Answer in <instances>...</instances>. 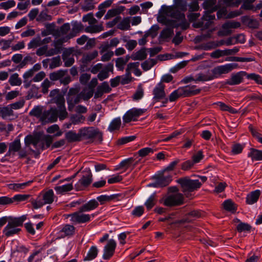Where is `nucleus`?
<instances>
[{"label":"nucleus","instance_id":"6e6552de","mask_svg":"<svg viewBox=\"0 0 262 262\" xmlns=\"http://www.w3.org/2000/svg\"><path fill=\"white\" fill-rule=\"evenodd\" d=\"M163 205L167 207L177 206L184 203V196L181 193L171 194L163 201Z\"/></svg>","mask_w":262,"mask_h":262},{"label":"nucleus","instance_id":"0e129e2a","mask_svg":"<svg viewBox=\"0 0 262 262\" xmlns=\"http://www.w3.org/2000/svg\"><path fill=\"white\" fill-rule=\"evenodd\" d=\"M194 164V162L192 160H187L182 163L181 169L184 171L188 170L193 166Z\"/></svg>","mask_w":262,"mask_h":262},{"label":"nucleus","instance_id":"680f3d73","mask_svg":"<svg viewBox=\"0 0 262 262\" xmlns=\"http://www.w3.org/2000/svg\"><path fill=\"white\" fill-rule=\"evenodd\" d=\"M136 137L135 136L123 137L118 140L117 144L123 145L124 144L134 141L136 139Z\"/></svg>","mask_w":262,"mask_h":262},{"label":"nucleus","instance_id":"72a5a7b5","mask_svg":"<svg viewBox=\"0 0 262 262\" xmlns=\"http://www.w3.org/2000/svg\"><path fill=\"white\" fill-rule=\"evenodd\" d=\"M73 186L72 183L62 185L61 186H56L54 189L57 193L61 194L72 190Z\"/></svg>","mask_w":262,"mask_h":262},{"label":"nucleus","instance_id":"0eeeda50","mask_svg":"<svg viewBox=\"0 0 262 262\" xmlns=\"http://www.w3.org/2000/svg\"><path fill=\"white\" fill-rule=\"evenodd\" d=\"M170 17L175 19L173 20L176 22V28L180 27L182 30H185L189 27L190 24L187 21L185 14L181 13L179 10L174 9L170 15Z\"/></svg>","mask_w":262,"mask_h":262},{"label":"nucleus","instance_id":"a19ab883","mask_svg":"<svg viewBox=\"0 0 262 262\" xmlns=\"http://www.w3.org/2000/svg\"><path fill=\"white\" fill-rule=\"evenodd\" d=\"M173 28H166L164 29L161 32L160 37L162 39L169 38L173 34Z\"/></svg>","mask_w":262,"mask_h":262},{"label":"nucleus","instance_id":"338daca9","mask_svg":"<svg viewBox=\"0 0 262 262\" xmlns=\"http://www.w3.org/2000/svg\"><path fill=\"white\" fill-rule=\"evenodd\" d=\"M144 209L142 206H137L132 211V214L136 217L141 216L144 213Z\"/></svg>","mask_w":262,"mask_h":262},{"label":"nucleus","instance_id":"603ef678","mask_svg":"<svg viewBox=\"0 0 262 262\" xmlns=\"http://www.w3.org/2000/svg\"><path fill=\"white\" fill-rule=\"evenodd\" d=\"M52 16L48 14L47 10L41 11L36 18L37 21L43 22L46 20H51Z\"/></svg>","mask_w":262,"mask_h":262},{"label":"nucleus","instance_id":"f704fd0d","mask_svg":"<svg viewBox=\"0 0 262 262\" xmlns=\"http://www.w3.org/2000/svg\"><path fill=\"white\" fill-rule=\"evenodd\" d=\"M97 56L98 52L96 50L94 51L92 53L83 56L81 59V61L83 64H86L88 62L95 59Z\"/></svg>","mask_w":262,"mask_h":262},{"label":"nucleus","instance_id":"6e6d98bb","mask_svg":"<svg viewBox=\"0 0 262 262\" xmlns=\"http://www.w3.org/2000/svg\"><path fill=\"white\" fill-rule=\"evenodd\" d=\"M61 63L60 56L54 57L51 59V62L49 66L50 69H53L58 67L61 64Z\"/></svg>","mask_w":262,"mask_h":262},{"label":"nucleus","instance_id":"dca6fc26","mask_svg":"<svg viewBox=\"0 0 262 262\" xmlns=\"http://www.w3.org/2000/svg\"><path fill=\"white\" fill-rule=\"evenodd\" d=\"M27 219L25 215H22L19 217H8V223L7 228H15L16 227L22 226L24 222Z\"/></svg>","mask_w":262,"mask_h":262},{"label":"nucleus","instance_id":"49530a36","mask_svg":"<svg viewBox=\"0 0 262 262\" xmlns=\"http://www.w3.org/2000/svg\"><path fill=\"white\" fill-rule=\"evenodd\" d=\"M217 10V8H213L211 10L205 11V13L202 17L203 20H209L212 21L215 19V15L211 13Z\"/></svg>","mask_w":262,"mask_h":262},{"label":"nucleus","instance_id":"ea45409f","mask_svg":"<svg viewBox=\"0 0 262 262\" xmlns=\"http://www.w3.org/2000/svg\"><path fill=\"white\" fill-rule=\"evenodd\" d=\"M9 82L12 86H19L21 84V80L18 77V74L15 73L10 76L9 79Z\"/></svg>","mask_w":262,"mask_h":262},{"label":"nucleus","instance_id":"f03ea898","mask_svg":"<svg viewBox=\"0 0 262 262\" xmlns=\"http://www.w3.org/2000/svg\"><path fill=\"white\" fill-rule=\"evenodd\" d=\"M195 85H187L185 86L180 87L174 91L169 96L170 102L175 101L180 97H189L199 94L201 89H196Z\"/></svg>","mask_w":262,"mask_h":262},{"label":"nucleus","instance_id":"f3484780","mask_svg":"<svg viewBox=\"0 0 262 262\" xmlns=\"http://www.w3.org/2000/svg\"><path fill=\"white\" fill-rule=\"evenodd\" d=\"M81 212H75L70 215L71 221L77 223H84L90 221V216L89 214H81Z\"/></svg>","mask_w":262,"mask_h":262},{"label":"nucleus","instance_id":"c9c22d12","mask_svg":"<svg viewBox=\"0 0 262 262\" xmlns=\"http://www.w3.org/2000/svg\"><path fill=\"white\" fill-rule=\"evenodd\" d=\"M174 8H177L181 11L185 12L187 10V2L184 0H174Z\"/></svg>","mask_w":262,"mask_h":262},{"label":"nucleus","instance_id":"bb28decb","mask_svg":"<svg viewBox=\"0 0 262 262\" xmlns=\"http://www.w3.org/2000/svg\"><path fill=\"white\" fill-rule=\"evenodd\" d=\"M67 70H60L56 72L51 73L49 75V78L52 81H56L62 78L65 75Z\"/></svg>","mask_w":262,"mask_h":262},{"label":"nucleus","instance_id":"58836bf2","mask_svg":"<svg viewBox=\"0 0 262 262\" xmlns=\"http://www.w3.org/2000/svg\"><path fill=\"white\" fill-rule=\"evenodd\" d=\"M21 229L15 228H7V225L3 230V233L7 237H9L15 234H18Z\"/></svg>","mask_w":262,"mask_h":262},{"label":"nucleus","instance_id":"8fccbe9b","mask_svg":"<svg viewBox=\"0 0 262 262\" xmlns=\"http://www.w3.org/2000/svg\"><path fill=\"white\" fill-rule=\"evenodd\" d=\"M252 228L251 225L247 223L240 222L237 226L236 230L238 232L243 231H250Z\"/></svg>","mask_w":262,"mask_h":262},{"label":"nucleus","instance_id":"39448f33","mask_svg":"<svg viewBox=\"0 0 262 262\" xmlns=\"http://www.w3.org/2000/svg\"><path fill=\"white\" fill-rule=\"evenodd\" d=\"M82 176L78 182L75 185L77 191H81L89 187L93 182V174L89 168H85L82 171Z\"/></svg>","mask_w":262,"mask_h":262},{"label":"nucleus","instance_id":"79ce46f5","mask_svg":"<svg viewBox=\"0 0 262 262\" xmlns=\"http://www.w3.org/2000/svg\"><path fill=\"white\" fill-rule=\"evenodd\" d=\"M75 229L73 225L67 224L61 229V232H63L66 236H71L74 234Z\"/></svg>","mask_w":262,"mask_h":262},{"label":"nucleus","instance_id":"c756f323","mask_svg":"<svg viewBox=\"0 0 262 262\" xmlns=\"http://www.w3.org/2000/svg\"><path fill=\"white\" fill-rule=\"evenodd\" d=\"M42 200L46 204H51L54 201V192L52 189H49L43 194Z\"/></svg>","mask_w":262,"mask_h":262},{"label":"nucleus","instance_id":"864d4df0","mask_svg":"<svg viewBox=\"0 0 262 262\" xmlns=\"http://www.w3.org/2000/svg\"><path fill=\"white\" fill-rule=\"evenodd\" d=\"M246 76L247 79L253 80L255 81L257 84L262 85V78L260 75L255 73H251L247 74Z\"/></svg>","mask_w":262,"mask_h":262},{"label":"nucleus","instance_id":"4c0bfd02","mask_svg":"<svg viewBox=\"0 0 262 262\" xmlns=\"http://www.w3.org/2000/svg\"><path fill=\"white\" fill-rule=\"evenodd\" d=\"M102 30H103V27L101 25L88 26L84 29L85 32L90 33H95Z\"/></svg>","mask_w":262,"mask_h":262},{"label":"nucleus","instance_id":"a211bd4d","mask_svg":"<svg viewBox=\"0 0 262 262\" xmlns=\"http://www.w3.org/2000/svg\"><path fill=\"white\" fill-rule=\"evenodd\" d=\"M212 75L213 79L219 77L222 74H225L229 73L228 67L226 64L219 66L214 68L212 70Z\"/></svg>","mask_w":262,"mask_h":262},{"label":"nucleus","instance_id":"b1692460","mask_svg":"<svg viewBox=\"0 0 262 262\" xmlns=\"http://www.w3.org/2000/svg\"><path fill=\"white\" fill-rule=\"evenodd\" d=\"M124 9L125 7L124 6H119L116 9L109 10L105 15L104 18L107 19L117 15H119V14L121 13L124 10Z\"/></svg>","mask_w":262,"mask_h":262},{"label":"nucleus","instance_id":"cd10ccee","mask_svg":"<svg viewBox=\"0 0 262 262\" xmlns=\"http://www.w3.org/2000/svg\"><path fill=\"white\" fill-rule=\"evenodd\" d=\"M85 117L81 114H73L70 117L71 123L70 125L78 124L83 123L85 120Z\"/></svg>","mask_w":262,"mask_h":262},{"label":"nucleus","instance_id":"e433bc0d","mask_svg":"<svg viewBox=\"0 0 262 262\" xmlns=\"http://www.w3.org/2000/svg\"><path fill=\"white\" fill-rule=\"evenodd\" d=\"M121 119L120 118H117L114 119L110 123L108 130L113 132L115 130L119 129L121 125Z\"/></svg>","mask_w":262,"mask_h":262},{"label":"nucleus","instance_id":"473e14b6","mask_svg":"<svg viewBox=\"0 0 262 262\" xmlns=\"http://www.w3.org/2000/svg\"><path fill=\"white\" fill-rule=\"evenodd\" d=\"M157 63V61L156 59H149L142 63L141 67L144 71H146L150 70Z\"/></svg>","mask_w":262,"mask_h":262},{"label":"nucleus","instance_id":"c03bdc74","mask_svg":"<svg viewBox=\"0 0 262 262\" xmlns=\"http://www.w3.org/2000/svg\"><path fill=\"white\" fill-rule=\"evenodd\" d=\"M121 30H127L130 28V20L128 17L124 18L117 26Z\"/></svg>","mask_w":262,"mask_h":262},{"label":"nucleus","instance_id":"6ab92c4d","mask_svg":"<svg viewBox=\"0 0 262 262\" xmlns=\"http://www.w3.org/2000/svg\"><path fill=\"white\" fill-rule=\"evenodd\" d=\"M98 206V202L96 200L93 199L83 205L79 208V211L80 212H83L92 210L97 208Z\"/></svg>","mask_w":262,"mask_h":262},{"label":"nucleus","instance_id":"de8ad7c7","mask_svg":"<svg viewBox=\"0 0 262 262\" xmlns=\"http://www.w3.org/2000/svg\"><path fill=\"white\" fill-rule=\"evenodd\" d=\"M0 113H1V116L3 119L6 118L7 117H9L13 115V111L10 107L5 106L1 107L0 110Z\"/></svg>","mask_w":262,"mask_h":262},{"label":"nucleus","instance_id":"423d86ee","mask_svg":"<svg viewBox=\"0 0 262 262\" xmlns=\"http://www.w3.org/2000/svg\"><path fill=\"white\" fill-rule=\"evenodd\" d=\"M42 135L40 132H36L33 135H28L25 138V144L26 147H29L32 144L36 149L43 150L45 144L43 142L39 143L41 140Z\"/></svg>","mask_w":262,"mask_h":262},{"label":"nucleus","instance_id":"37998d69","mask_svg":"<svg viewBox=\"0 0 262 262\" xmlns=\"http://www.w3.org/2000/svg\"><path fill=\"white\" fill-rule=\"evenodd\" d=\"M216 0H206L203 4V7L206 11L211 10L213 8H217Z\"/></svg>","mask_w":262,"mask_h":262},{"label":"nucleus","instance_id":"774afa93","mask_svg":"<svg viewBox=\"0 0 262 262\" xmlns=\"http://www.w3.org/2000/svg\"><path fill=\"white\" fill-rule=\"evenodd\" d=\"M150 152H154V150L149 147H145L140 149L138 154L140 157H144L147 156Z\"/></svg>","mask_w":262,"mask_h":262},{"label":"nucleus","instance_id":"13d9d810","mask_svg":"<svg viewBox=\"0 0 262 262\" xmlns=\"http://www.w3.org/2000/svg\"><path fill=\"white\" fill-rule=\"evenodd\" d=\"M241 26V24L237 21L227 22L222 26L223 29L227 30L231 28H237Z\"/></svg>","mask_w":262,"mask_h":262},{"label":"nucleus","instance_id":"aec40b11","mask_svg":"<svg viewBox=\"0 0 262 262\" xmlns=\"http://www.w3.org/2000/svg\"><path fill=\"white\" fill-rule=\"evenodd\" d=\"M66 139L69 143L81 141L79 130L77 134L74 130H70L65 134Z\"/></svg>","mask_w":262,"mask_h":262},{"label":"nucleus","instance_id":"9d476101","mask_svg":"<svg viewBox=\"0 0 262 262\" xmlns=\"http://www.w3.org/2000/svg\"><path fill=\"white\" fill-rule=\"evenodd\" d=\"M60 116V110L55 107H51L49 110L45 111L42 116H41V119L42 121H48L50 122H54L57 120L58 117Z\"/></svg>","mask_w":262,"mask_h":262},{"label":"nucleus","instance_id":"f257e3e1","mask_svg":"<svg viewBox=\"0 0 262 262\" xmlns=\"http://www.w3.org/2000/svg\"><path fill=\"white\" fill-rule=\"evenodd\" d=\"M81 141L89 140V143L96 142L102 143L103 138V133L99 128L94 127H84L79 129Z\"/></svg>","mask_w":262,"mask_h":262},{"label":"nucleus","instance_id":"ddd939ff","mask_svg":"<svg viewBox=\"0 0 262 262\" xmlns=\"http://www.w3.org/2000/svg\"><path fill=\"white\" fill-rule=\"evenodd\" d=\"M247 73L245 71H241L231 75V78L227 80L226 84L230 85L239 84L243 81V77L246 76Z\"/></svg>","mask_w":262,"mask_h":262},{"label":"nucleus","instance_id":"69168bd1","mask_svg":"<svg viewBox=\"0 0 262 262\" xmlns=\"http://www.w3.org/2000/svg\"><path fill=\"white\" fill-rule=\"evenodd\" d=\"M15 2L14 0H9L6 2H3L0 4V7L5 9L7 10L15 6Z\"/></svg>","mask_w":262,"mask_h":262},{"label":"nucleus","instance_id":"052dcab7","mask_svg":"<svg viewBox=\"0 0 262 262\" xmlns=\"http://www.w3.org/2000/svg\"><path fill=\"white\" fill-rule=\"evenodd\" d=\"M42 108L40 106H36L31 110L29 114L30 116L38 118L42 116Z\"/></svg>","mask_w":262,"mask_h":262},{"label":"nucleus","instance_id":"f8f14e48","mask_svg":"<svg viewBox=\"0 0 262 262\" xmlns=\"http://www.w3.org/2000/svg\"><path fill=\"white\" fill-rule=\"evenodd\" d=\"M116 247V243L115 241L113 239L109 240L104 247L103 258L109 259L114 255Z\"/></svg>","mask_w":262,"mask_h":262},{"label":"nucleus","instance_id":"4d7b16f0","mask_svg":"<svg viewBox=\"0 0 262 262\" xmlns=\"http://www.w3.org/2000/svg\"><path fill=\"white\" fill-rule=\"evenodd\" d=\"M143 89L142 88V85L140 84L138 85L137 90L133 96V98L135 100H139L143 97Z\"/></svg>","mask_w":262,"mask_h":262},{"label":"nucleus","instance_id":"1a4fd4ad","mask_svg":"<svg viewBox=\"0 0 262 262\" xmlns=\"http://www.w3.org/2000/svg\"><path fill=\"white\" fill-rule=\"evenodd\" d=\"M146 111V109L133 108L128 111L123 116V120L125 123L132 121H137V118L142 115Z\"/></svg>","mask_w":262,"mask_h":262},{"label":"nucleus","instance_id":"09e8293b","mask_svg":"<svg viewBox=\"0 0 262 262\" xmlns=\"http://www.w3.org/2000/svg\"><path fill=\"white\" fill-rule=\"evenodd\" d=\"M213 79V77L211 75L205 74L203 73H199L196 76L195 81H206Z\"/></svg>","mask_w":262,"mask_h":262},{"label":"nucleus","instance_id":"a878e982","mask_svg":"<svg viewBox=\"0 0 262 262\" xmlns=\"http://www.w3.org/2000/svg\"><path fill=\"white\" fill-rule=\"evenodd\" d=\"M98 250L96 246H92L88 252L87 255L84 257V260L88 261L94 259L98 254Z\"/></svg>","mask_w":262,"mask_h":262},{"label":"nucleus","instance_id":"7ed1b4c3","mask_svg":"<svg viewBox=\"0 0 262 262\" xmlns=\"http://www.w3.org/2000/svg\"><path fill=\"white\" fill-rule=\"evenodd\" d=\"M177 182L180 184L182 191L187 197H188L187 193L196 190L202 185V183L199 180H191L188 177L180 178L177 180Z\"/></svg>","mask_w":262,"mask_h":262},{"label":"nucleus","instance_id":"7c9ffc66","mask_svg":"<svg viewBox=\"0 0 262 262\" xmlns=\"http://www.w3.org/2000/svg\"><path fill=\"white\" fill-rule=\"evenodd\" d=\"M9 148L14 154L16 152H18L21 149L20 139H15L13 142L9 143Z\"/></svg>","mask_w":262,"mask_h":262},{"label":"nucleus","instance_id":"9b49d317","mask_svg":"<svg viewBox=\"0 0 262 262\" xmlns=\"http://www.w3.org/2000/svg\"><path fill=\"white\" fill-rule=\"evenodd\" d=\"M165 85L162 82L159 83L157 85L153 90L154 100L156 102L165 99L164 103H167L168 99L166 98V94L164 91Z\"/></svg>","mask_w":262,"mask_h":262},{"label":"nucleus","instance_id":"5fc2aeb1","mask_svg":"<svg viewBox=\"0 0 262 262\" xmlns=\"http://www.w3.org/2000/svg\"><path fill=\"white\" fill-rule=\"evenodd\" d=\"M41 45V38L39 36L34 38L28 44V48H35Z\"/></svg>","mask_w":262,"mask_h":262},{"label":"nucleus","instance_id":"393cba45","mask_svg":"<svg viewBox=\"0 0 262 262\" xmlns=\"http://www.w3.org/2000/svg\"><path fill=\"white\" fill-rule=\"evenodd\" d=\"M223 206L224 209L228 211L234 212L237 209L235 204L231 200H227L224 201Z\"/></svg>","mask_w":262,"mask_h":262},{"label":"nucleus","instance_id":"5701e85b","mask_svg":"<svg viewBox=\"0 0 262 262\" xmlns=\"http://www.w3.org/2000/svg\"><path fill=\"white\" fill-rule=\"evenodd\" d=\"M147 53L146 49L142 48L140 50L136 53H133L131 56V58L133 60H143L146 58Z\"/></svg>","mask_w":262,"mask_h":262},{"label":"nucleus","instance_id":"c85d7f7f","mask_svg":"<svg viewBox=\"0 0 262 262\" xmlns=\"http://www.w3.org/2000/svg\"><path fill=\"white\" fill-rule=\"evenodd\" d=\"M159 23L166 25L169 27L177 28L176 25H175V21L173 19H170L167 18L165 16H161L158 19Z\"/></svg>","mask_w":262,"mask_h":262},{"label":"nucleus","instance_id":"4468645a","mask_svg":"<svg viewBox=\"0 0 262 262\" xmlns=\"http://www.w3.org/2000/svg\"><path fill=\"white\" fill-rule=\"evenodd\" d=\"M201 212L198 210H193L188 213H187L185 217L180 220L176 221L174 224H184L186 223H191L194 219H192L190 217L194 219L199 218L201 216Z\"/></svg>","mask_w":262,"mask_h":262},{"label":"nucleus","instance_id":"2eb2a0df","mask_svg":"<svg viewBox=\"0 0 262 262\" xmlns=\"http://www.w3.org/2000/svg\"><path fill=\"white\" fill-rule=\"evenodd\" d=\"M172 181V176L168 174L167 176H158L156 179V181L155 184H153L152 186L154 187H165L169 184Z\"/></svg>","mask_w":262,"mask_h":262},{"label":"nucleus","instance_id":"20e7f679","mask_svg":"<svg viewBox=\"0 0 262 262\" xmlns=\"http://www.w3.org/2000/svg\"><path fill=\"white\" fill-rule=\"evenodd\" d=\"M50 97L53 98L52 102L56 104L58 109L60 110V120L66 119L68 115L65 107V99L63 96L59 94V90L55 89L50 92Z\"/></svg>","mask_w":262,"mask_h":262},{"label":"nucleus","instance_id":"3c124183","mask_svg":"<svg viewBox=\"0 0 262 262\" xmlns=\"http://www.w3.org/2000/svg\"><path fill=\"white\" fill-rule=\"evenodd\" d=\"M32 182V181H29L28 182L21 183V184H10L8 186L10 189L18 190L20 189L24 188L25 186L29 185Z\"/></svg>","mask_w":262,"mask_h":262},{"label":"nucleus","instance_id":"a18cd8bd","mask_svg":"<svg viewBox=\"0 0 262 262\" xmlns=\"http://www.w3.org/2000/svg\"><path fill=\"white\" fill-rule=\"evenodd\" d=\"M157 200L155 193L152 194L145 203V205L148 210H150L156 204Z\"/></svg>","mask_w":262,"mask_h":262},{"label":"nucleus","instance_id":"4be33fe9","mask_svg":"<svg viewBox=\"0 0 262 262\" xmlns=\"http://www.w3.org/2000/svg\"><path fill=\"white\" fill-rule=\"evenodd\" d=\"M248 157L251 158L252 161H262V150L251 148Z\"/></svg>","mask_w":262,"mask_h":262},{"label":"nucleus","instance_id":"e2e57ef3","mask_svg":"<svg viewBox=\"0 0 262 262\" xmlns=\"http://www.w3.org/2000/svg\"><path fill=\"white\" fill-rule=\"evenodd\" d=\"M244 146L239 143H236L232 146V152L234 155L241 153L243 150Z\"/></svg>","mask_w":262,"mask_h":262},{"label":"nucleus","instance_id":"412c9836","mask_svg":"<svg viewBox=\"0 0 262 262\" xmlns=\"http://www.w3.org/2000/svg\"><path fill=\"white\" fill-rule=\"evenodd\" d=\"M260 194V191L256 190L252 191L247 195L246 198V203L248 204H253L256 203L259 199Z\"/></svg>","mask_w":262,"mask_h":262},{"label":"nucleus","instance_id":"bf43d9fd","mask_svg":"<svg viewBox=\"0 0 262 262\" xmlns=\"http://www.w3.org/2000/svg\"><path fill=\"white\" fill-rule=\"evenodd\" d=\"M94 8L93 0H84V4L82 7V9L84 11L93 10Z\"/></svg>","mask_w":262,"mask_h":262},{"label":"nucleus","instance_id":"2f4dec72","mask_svg":"<svg viewBox=\"0 0 262 262\" xmlns=\"http://www.w3.org/2000/svg\"><path fill=\"white\" fill-rule=\"evenodd\" d=\"M119 196H120V194H113L110 196L102 195L99 196H98L97 198V199L100 203L101 204H103L106 202H109L113 200L117 199Z\"/></svg>","mask_w":262,"mask_h":262}]
</instances>
